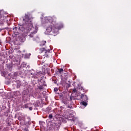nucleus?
Wrapping results in <instances>:
<instances>
[{
	"label": "nucleus",
	"mask_w": 131,
	"mask_h": 131,
	"mask_svg": "<svg viewBox=\"0 0 131 131\" xmlns=\"http://www.w3.org/2000/svg\"><path fill=\"white\" fill-rule=\"evenodd\" d=\"M32 17L29 13L25 14L23 18V21L25 22L26 29L23 26H20L18 28V33H27L29 38L35 36V34L37 32V29L32 26Z\"/></svg>",
	"instance_id": "obj_1"
},
{
	"label": "nucleus",
	"mask_w": 131,
	"mask_h": 131,
	"mask_svg": "<svg viewBox=\"0 0 131 131\" xmlns=\"http://www.w3.org/2000/svg\"><path fill=\"white\" fill-rule=\"evenodd\" d=\"M46 22L51 23L50 26L47 28L46 31L48 33L56 36L59 33V30L63 28V24L62 23H56L53 17L49 16L46 18Z\"/></svg>",
	"instance_id": "obj_2"
},
{
	"label": "nucleus",
	"mask_w": 131,
	"mask_h": 131,
	"mask_svg": "<svg viewBox=\"0 0 131 131\" xmlns=\"http://www.w3.org/2000/svg\"><path fill=\"white\" fill-rule=\"evenodd\" d=\"M43 52H45V57H49V55H50V53H51V50L48 49V50H46V48H40L39 50V53L40 54L41 53H43Z\"/></svg>",
	"instance_id": "obj_3"
},
{
	"label": "nucleus",
	"mask_w": 131,
	"mask_h": 131,
	"mask_svg": "<svg viewBox=\"0 0 131 131\" xmlns=\"http://www.w3.org/2000/svg\"><path fill=\"white\" fill-rule=\"evenodd\" d=\"M59 126H60L59 122H53L52 123V127L54 128V130H58Z\"/></svg>",
	"instance_id": "obj_4"
},
{
	"label": "nucleus",
	"mask_w": 131,
	"mask_h": 131,
	"mask_svg": "<svg viewBox=\"0 0 131 131\" xmlns=\"http://www.w3.org/2000/svg\"><path fill=\"white\" fill-rule=\"evenodd\" d=\"M32 103H27L24 105V107L26 108V109L29 108V110H30V111H32V110L33 109L32 108V106L30 107V106H32Z\"/></svg>",
	"instance_id": "obj_5"
},
{
	"label": "nucleus",
	"mask_w": 131,
	"mask_h": 131,
	"mask_svg": "<svg viewBox=\"0 0 131 131\" xmlns=\"http://www.w3.org/2000/svg\"><path fill=\"white\" fill-rule=\"evenodd\" d=\"M18 119L19 121H25V115L20 114L18 117Z\"/></svg>",
	"instance_id": "obj_6"
},
{
	"label": "nucleus",
	"mask_w": 131,
	"mask_h": 131,
	"mask_svg": "<svg viewBox=\"0 0 131 131\" xmlns=\"http://www.w3.org/2000/svg\"><path fill=\"white\" fill-rule=\"evenodd\" d=\"M81 99H82V100H83L85 102H88V100H89V98H88V96L83 94L81 95Z\"/></svg>",
	"instance_id": "obj_7"
},
{
	"label": "nucleus",
	"mask_w": 131,
	"mask_h": 131,
	"mask_svg": "<svg viewBox=\"0 0 131 131\" xmlns=\"http://www.w3.org/2000/svg\"><path fill=\"white\" fill-rule=\"evenodd\" d=\"M41 76V75H40V73H35L33 74V77L34 78H38V77H40Z\"/></svg>",
	"instance_id": "obj_8"
},
{
	"label": "nucleus",
	"mask_w": 131,
	"mask_h": 131,
	"mask_svg": "<svg viewBox=\"0 0 131 131\" xmlns=\"http://www.w3.org/2000/svg\"><path fill=\"white\" fill-rule=\"evenodd\" d=\"M73 118H74V115H73V114H71L68 116V120H71L72 121L73 120Z\"/></svg>",
	"instance_id": "obj_9"
},
{
	"label": "nucleus",
	"mask_w": 131,
	"mask_h": 131,
	"mask_svg": "<svg viewBox=\"0 0 131 131\" xmlns=\"http://www.w3.org/2000/svg\"><path fill=\"white\" fill-rule=\"evenodd\" d=\"M87 101H83L82 102V104L83 105V106H86L88 105V103H86Z\"/></svg>",
	"instance_id": "obj_10"
},
{
	"label": "nucleus",
	"mask_w": 131,
	"mask_h": 131,
	"mask_svg": "<svg viewBox=\"0 0 131 131\" xmlns=\"http://www.w3.org/2000/svg\"><path fill=\"white\" fill-rule=\"evenodd\" d=\"M63 71H64V70L63 69H59L57 72H59V73H61V72H63Z\"/></svg>",
	"instance_id": "obj_11"
},
{
	"label": "nucleus",
	"mask_w": 131,
	"mask_h": 131,
	"mask_svg": "<svg viewBox=\"0 0 131 131\" xmlns=\"http://www.w3.org/2000/svg\"><path fill=\"white\" fill-rule=\"evenodd\" d=\"M23 95H28V91L24 90L23 92Z\"/></svg>",
	"instance_id": "obj_12"
},
{
	"label": "nucleus",
	"mask_w": 131,
	"mask_h": 131,
	"mask_svg": "<svg viewBox=\"0 0 131 131\" xmlns=\"http://www.w3.org/2000/svg\"><path fill=\"white\" fill-rule=\"evenodd\" d=\"M20 86H21V84L20 83H17L16 85L17 89H19Z\"/></svg>",
	"instance_id": "obj_13"
},
{
	"label": "nucleus",
	"mask_w": 131,
	"mask_h": 131,
	"mask_svg": "<svg viewBox=\"0 0 131 131\" xmlns=\"http://www.w3.org/2000/svg\"><path fill=\"white\" fill-rule=\"evenodd\" d=\"M38 89L39 90H40V91H41L42 90V89H43V86L40 85V86H38Z\"/></svg>",
	"instance_id": "obj_14"
},
{
	"label": "nucleus",
	"mask_w": 131,
	"mask_h": 131,
	"mask_svg": "<svg viewBox=\"0 0 131 131\" xmlns=\"http://www.w3.org/2000/svg\"><path fill=\"white\" fill-rule=\"evenodd\" d=\"M49 119H52L53 118V114H51L49 115Z\"/></svg>",
	"instance_id": "obj_15"
},
{
	"label": "nucleus",
	"mask_w": 131,
	"mask_h": 131,
	"mask_svg": "<svg viewBox=\"0 0 131 131\" xmlns=\"http://www.w3.org/2000/svg\"><path fill=\"white\" fill-rule=\"evenodd\" d=\"M37 39H38V37H34L33 38V40H34V41H36V40H37Z\"/></svg>",
	"instance_id": "obj_16"
},
{
	"label": "nucleus",
	"mask_w": 131,
	"mask_h": 131,
	"mask_svg": "<svg viewBox=\"0 0 131 131\" xmlns=\"http://www.w3.org/2000/svg\"><path fill=\"white\" fill-rule=\"evenodd\" d=\"M3 13H4V11H0V16L1 17H4V15H2Z\"/></svg>",
	"instance_id": "obj_17"
},
{
	"label": "nucleus",
	"mask_w": 131,
	"mask_h": 131,
	"mask_svg": "<svg viewBox=\"0 0 131 131\" xmlns=\"http://www.w3.org/2000/svg\"><path fill=\"white\" fill-rule=\"evenodd\" d=\"M79 90H81V91H82V90H84V89L83 88V86H79Z\"/></svg>",
	"instance_id": "obj_18"
},
{
	"label": "nucleus",
	"mask_w": 131,
	"mask_h": 131,
	"mask_svg": "<svg viewBox=\"0 0 131 131\" xmlns=\"http://www.w3.org/2000/svg\"><path fill=\"white\" fill-rule=\"evenodd\" d=\"M27 119H28L29 122H30V121H31V119H30V117H28Z\"/></svg>",
	"instance_id": "obj_19"
},
{
	"label": "nucleus",
	"mask_w": 131,
	"mask_h": 131,
	"mask_svg": "<svg viewBox=\"0 0 131 131\" xmlns=\"http://www.w3.org/2000/svg\"><path fill=\"white\" fill-rule=\"evenodd\" d=\"M54 92H55V93H57V91H58V88H54Z\"/></svg>",
	"instance_id": "obj_20"
},
{
	"label": "nucleus",
	"mask_w": 131,
	"mask_h": 131,
	"mask_svg": "<svg viewBox=\"0 0 131 131\" xmlns=\"http://www.w3.org/2000/svg\"><path fill=\"white\" fill-rule=\"evenodd\" d=\"M73 92V93H76L77 92V91L76 90V89H74Z\"/></svg>",
	"instance_id": "obj_21"
},
{
	"label": "nucleus",
	"mask_w": 131,
	"mask_h": 131,
	"mask_svg": "<svg viewBox=\"0 0 131 131\" xmlns=\"http://www.w3.org/2000/svg\"><path fill=\"white\" fill-rule=\"evenodd\" d=\"M17 30V29H18V28L17 27H15V28H13V30Z\"/></svg>",
	"instance_id": "obj_22"
},
{
	"label": "nucleus",
	"mask_w": 131,
	"mask_h": 131,
	"mask_svg": "<svg viewBox=\"0 0 131 131\" xmlns=\"http://www.w3.org/2000/svg\"><path fill=\"white\" fill-rule=\"evenodd\" d=\"M35 107H38V105L35 104Z\"/></svg>",
	"instance_id": "obj_23"
},
{
	"label": "nucleus",
	"mask_w": 131,
	"mask_h": 131,
	"mask_svg": "<svg viewBox=\"0 0 131 131\" xmlns=\"http://www.w3.org/2000/svg\"><path fill=\"white\" fill-rule=\"evenodd\" d=\"M0 45H2V40L0 39Z\"/></svg>",
	"instance_id": "obj_24"
},
{
	"label": "nucleus",
	"mask_w": 131,
	"mask_h": 131,
	"mask_svg": "<svg viewBox=\"0 0 131 131\" xmlns=\"http://www.w3.org/2000/svg\"><path fill=\"white\" fill-rule=\"evenodd\" d=\"M45 43H46V42H47V41H45Z\"/></svg>",
	"instance_id": "obj_25"
}]
</instances>
